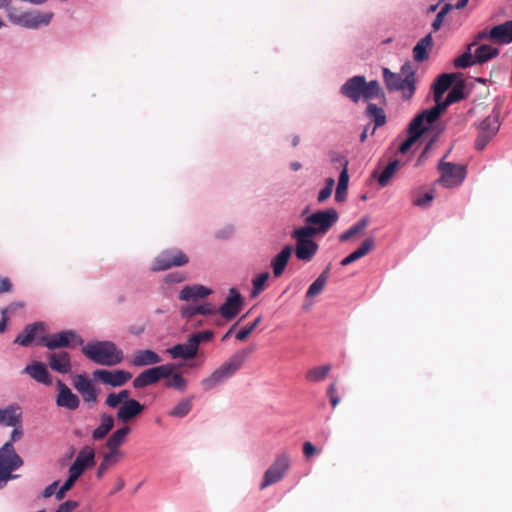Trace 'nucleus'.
<instances>
[{"instance_id": "nucleus-11", "label": "nucleus", "mask_w": 512, "mask_h": 512, "mask_svg": "<svg viewBox=\"0 0 512 512\" xmlns=\"http://www.w3.org/2000/svg\"><path fill=\"white\" fill-rule=\"evenodd\" d=\"M174 370L173 364H163L140 373L133 380V387L136 389L144 388L157 383L160 379L168 378Z\"/></svg>"}, {"instance_id": "nucleus-5", "label": "nucleus", "mask_w": 512, "mask_h": 512, "mask_svg": "<svg viewBox=\"0 0 512 512\" xmlns=\"http://www.w3.org/2000/svg\"><path fill=\"white\" fill-rule=\"evenodd\" d=\"M315 231L312 227H300L292 232L296 241L295 254L299 260L309 262L318 250V244L312 240Z\"/></svg>"}, {"instance_id": "nucleus-29", "label": "nucleus", "mask_w": 512, "mask_h": 512, "mask_svg": "<svg viewBox=\"0 0 512 512\" xmlns=\"http://www.w3.org/2000/svg\"><path fill=\"white\" fill-rule=\"evenodd\" d=\"M375 241L372 237L366 238L361 245L341 261L342 266H347L360 258L366 256L374 247Z\"/></svg>"}, {"instance_id": "nucleus-18", "label": "nucleus", "mask_w": 512, "mask_h": 512, "mask_svg": "<svg viewBox=\"0 0 512 512\" xmlns=\"http://www.w3.org/2000/svg\"><path fill=\"white\" fill-rule=\"evenodd\" d=\"M56 385L58 390L56 397L57 406L67 408L69 410H76L80 405L79 397L74 394L61 380H58Z\"/></svg>"}, {"instance_id": "nucleus-23", "label": "nucleus", "mask_w": 512, "mask_h": 512, "mask_svg": "<svg viewBox=\"0 0 512 512\" xmlns=\"http://www.w3.org/2000/svg\"><path fill=\"white\" fill-rule=\"evenodd\" d=\"M162 361L161 357L150 349L137 350L130 359V364L136 367L155 365Z\"/></svg>"}, {"instance_id": "nucleus-37", "label": "nucleus", "mask_w": 512, "mask_h": 512, "mask_svg": "<svg viewBox=\"0 0 512 512\" xmlns=\"http://www.w3.org/2000/svg\"><path fill=\"white\" fill-rule=\"evenodd\" d=\"M474 53L476 64L485 63L499 54V49L487 44L478 46Z\"/></svg>"}, {"instance_id": "nucleus-57", "label": "nucleus", "mask_w": 512, "mask_h": 512, "mask_svg": "<svg viewBox=\"0 0 512 512\" xmlns=\"http://www.w3.org/2000/svg\"><path fill=\"white\" fill-rule=\"evenodd\" d=\"M327 396L330 404L335 408L340 403V397L338 395L337 385L335 382L331 383L327 388Z\"/></svg>"}, {"instance_id": "nucleus-44", "label": "nucleus", "mask_w": 512, "mask_h": 512, "mask_svg": "<svg viewBox=\"0 0 512 512\" xmlns=\"http://www.w3.org/2000/svg\"><path fill=\"white\" fill-rule=\"evenodd\" d=\"M122 457L111 452H107L103 455V459L98 466L96 477L101 479L105 472L113 465L117 464Z\"/></svg>"}, {"instance_id": "nucleus-61", "label": "nucleus", "mask_w": 512, "mask_h": 512, "mask_svg": "<svg viewBox=\"0 0 512 512\" xmlns=\"http://www.w3.org/2000/svg\"><path fill=\"white\" fill-rule=\"evenodd\" d=\"M197 315L196 305H186L181 308V316L186 319H191Z\"/></svg>"}, {"instance_id": "nucleus-50", "label": "nucleus", "mask_w": 512, "mask_h": 512, "mask_svg": "<svg viewBox=\"0 0 512 512\" xmlns=\"http://www.w3.org/2000/svg\"><path fill=\"white\" fill-rule=\"evenodd\" d=\"M68 473H69V476H68L67 480L56 492V499L58 501L62 500L65 497L66 492L69 491L73 487V485L79 478L77 475H75L72 472H68Z\"/></svg>"}, {"instance_id": "nucleus-20", "label": "nucleus", "mask_w": 512, "mask_h": 512, "mask_svg": "<svg viewBox=\"0 0 512 512\" xmlns=\"http://www.w3.org/2000/svg\"><path fill=\"white\" fill-rule=\"evenodd\" d=\"M364 84V76H354L342 85L341 93L353 102H358L362 97Z\"/></svg>"}, {"instance_id": "nucleus-10", "label": "nucleus", "mask_w": 512, "mask_h": 512, "mask_svg": "<svg viewBox=\"0 0 512 512\" xmlns=\"http://www.w3.org/2000/svg\"><path fill=\"white\" fill-rule=\"evenodd\" d=\"M338 213L334 208L326 210H319L310 216L305 221L308 225L305 227H312L315 231V236L318 234H325L337 222Z\"/></svg>"}, {"instance_id": "nucleus-28", "label": "nucleus", "mask_w": 512, "mask_h": 512, "mask_svg": "<svg viewBox=\"0 0 512 512\" xmlns=\"http://www.w3.org/2000/svg\"><path fill=\"white\" fill-rule=\"evenodd\" d=\"M211 293V289L200 284L185 286L179 294V299L187 302L195 301L197 299L206 298Z\"/></svg>"}, {"instance_id": "nucleus-33", "label": "nucleus", "mask_w": 512, "mask_h": 512, "mask_svg": "<svg viewBox=\"0 0 512 512\" xmlns=\"http://www.w3.org/2000/svg\"><path fill=\"white\" fill-rule=\"evenodd\" d=\"M433 46V38L431 34L423 37L413 48V58L417 62H423L428 59V50Z\"/></svg>"}, {"instance_id": "nucleus-38", "label": "nucleus", "mask_w": 512, "mask_h": 512, "mask_svg": "<svg viewBox=\"0 0 512 512\" xmlns=\"http://www.w3.org/2000/svg\"><path fill=\"white\" fill-rule=\"evenodd\" d=\"M331 369V364L313 367L305 373V379L312 383L323 381L326 379Z\"/></svg>"}, {"instance_id": "nucleus-48", "label": "nucleus", "mask_w": 512, "mask_h": 512, "mask_svg": "<svg viewBox=\"0 0 512 512\" xmlns=\"http://www.w3.org/2000/svg\"><path fill=\"white\" fill-rule=\"evenodd\" d=\"M192 409L191 399H184L180 401L170 412L169 415L172 417L183 418Z\"/></svg>"}, {"instance_id": "nucleus-60", "label": "nucleus", "mask_w": 512, "mask_h": 512, "mask_svg": "<svg viewBox=\"0 0 512 512\" xmlns=\"http://www.w3.org/2000/svg\"><path fill=\"white\" fill-rule=\"evenodd\" d=\"M186 280V275L182 272H174L165 276V282L172 283H180Z\"/></svg>"}, {"instance_id": "nucleus-62", "label": "nucleus", "mask_w": 512, "mask_h": 512, "mask_svg": "<svg viewBox=\"0 0 512 512\" xmlns=\"http://www.w3.org/2000/svg\"><path fill=\"white\" fill-rule=\"evenodd\" d=\"M196 307H197V314L211 315V314H215V312H216L215 307L210 303L196 305Z\"/></svg>"}, {"instance_id": "nucleus-7", "label": "nucleus", "mask_w": 512, "mask_h": 512, "mask_svg": "<svg viewBox=\"0 0 512 512\" xmlns=\"http://www.w3.org/2000/svg\"><path fill=\"white\" fill-rule=\"evenodd\" d=\"M83 339L73 330H64L52 335H42L38 339L41 344L49 350L60 348H75L83 344Z\"/></svg>"}, {"instance_id": "nucleus-22", "label": "nucleus", "mask_w": 512, "mask_h": 512, "mask_svg": "<svg viewBox=\"0 0 512 512\" xmlns=\"http://www.w3.org/2000/svg\"><path fill=\"white\" fill-rule=\"evenodd\" d=\"M45 332V326L42 322H35L33 324L27 325L22 333H20L16 339L14 340L15 343L27 347L29 346L33 340H37L40 338L38 337L39 333Z\"/></svg>"}, {"instance_id": "nucleus-35", "label": "nucleus", "mask_w": 512, "mask_h": 512, "mask_svg": "<svg viewBox=\"0 0 512 512\" xmlns=\"http://www.w3.org/2000/svg\"><path fill=\"white\" fill-rule=\"evenodd\" d=\"M114 427V419L111 415L102 414L100 416V425L93 430L92 438L93 440H102L106 437V435L112 430Z\"/></svg>"}, {"instance_id": "nucleus-21", "label": "nucleus", "mask_w": 512, "mask_h": 512, "mask_svg": "<svg viewBox=\"0 0 512 512\" xmlns=\"http://www.w3.org/2000/svg\"><path fill=\"white\" fill-rule=\"evenodd\" d=\"M23 373L29 375L32 379L44 385H51L53 382V378L49 373L47 366L42 362L36 361L30 365H27L23 369Z\"/></svg>"}, {"instance_id": "nucleus-43", "label": "nucleus", "mask_w": 512, "mask_h": 512, "mask_svg": "<svg viewBox=\"0 0 512 512\" xmlns=\"http://www.w3.org/2000/svg\"><path fill=\"white\" fill-rule=\"evenodd\" d=\"M500 128L499 113L495 110L488 115L480 124L479 130L495 135Z\"/></svg>"}, {"instance_id": "nucleus-34", "label": "nucleus", "mask_w": 512, "mask_h": 512, "mask_svg": "<svg viewBox=\"0 0 512 512\" xmlns=\"http://www.w3.org/2000/svg\"><path fill=\"white\" fill-rule=\"evenodd\" d=\"M464 98V84L458 83L452 87L450 92L448 93L446 99L437 103L434 107H439V114L441 113L452 103L458 102Z\"/></svg>"}, {"instance_id": "nucleus-27", "label": "nucleus", "mask_w": 512, "mask_h": 512, "mask_svg": "<svg viewBox=\"0 0 512 512\" xmlns=\"http://www.w3.org/2000/svg\"><path fill=\"white\" fill-rule=\"evenodd\" d=\"M490 40L497 44H508L512 42V21L494 26L491 29Z\"/></svg>"}, {"instance_id": "nucleus-17", "label": "nucleus", "mask_w": 512, "mask_h": 512, "mask_svg": "<svg viewBox=\"0 0 512 512\" xmlns=\"http://www.w3.org/2000/svg\"><path fill=\"white\" fill-rule=\"evenodd\" d=\"M241 295L237 291L236 288H231L229 291V296L226 298L225 302L220 306L219 313L226 320H231L237 316L241 309Z\"/></svg>"}, {"instance_id": "nucleus-2", "label": "nucleus", "mask_w": 512, "mask_h": 512, "mask_svg": "<svg viewBox=\"0 0 512 512\" xmlns=\"http://www.w3.org/2000/svg\"><path fill=\"white\" fill-rule=\"evenodd\" d=\"M383 80L389 91H401L404 100L411 99L415 93V71L410 63L402 65L401 73H394L388 68H383Z\"/></svg>"}, {"instance_id": "nucleus-45", "label": "nucleus", "mask_w": 512, "mask_h": 512, "mask_svg": "<svg viewBox=\"0 0 512 512\" xmlns=\"http://www.w3.org/2000/svg\"><path fill=\"white\" fill-rule=\"evenodd\" d=\"M384 97V93L380 87V84L376 80H372L370 82H366L363 85V94L362 98L365 100L377 98V97Z\"/></svg>"}, {"instance_id": "nucleus-55", "label": "nucleus", "mask_w": 512, "mask_h": 512, "mask_svg": "<svg viewBox=\"0 0 512 512\" xmlns=\"http://www.w3.org/2000/svg\"><path fill=\"white\" fill-rule=\"evenodd\" d=\"M7 15L11 22L23 26V22L21 21L26 18L27 12H21L14 7H8Z\"/></svg>"}, {"instance_id": "nucleus-64", "label": "nucleus", "mask_w": 512, "mask_h": 512, "mask_svg": "<svg viewBox=\"0 0 512 512\" xmlns=\"http://www.w3.org/2000/svg\"><path fill=\"white\" fill-rule=\"evenodd\" d=\"M57 486H58V482L57 481H55L52 484L48 485L44 489V491L42 493L43 497L48 498V497L52 496L53 494L56 495V492H57L56 488H57Z\"/></svg>"}, {"instance_id": "nucleus-54", "label": "nucleus", "mask_w": 512, "mask_h": 512, "mask_svg": "<svg viewBox=\"0 0 512 512\" xmlns=\"http://www.w3.org/2000/svg\"><path fill=\"white\" fill-rule=\"evenodd\" d=\"M262 318L261 316L257 317L249 326L241 329L237 334H236V339L238 341H244L247 339V337L254 331V329L259 325V323L261 322Z\"/></svg>"}, {"instance_id": "nucleus-40", "label": "nucleus", "mask_w": 512, "mask_h": 512, "mask_svg": "<svg viewBox=\"0 0 512 512\" xmlns=\"http://www.w3.org/2000/svg\"><path fill=\"white\" fill-rule=\"evenodd\" d=\"M368 224H369V218L367 216L361 218L358 222H356L348 230L341 233L339 236V240L341 242L348 241L352 237L362 233L367 228Z\"/></svg>"}, {"instance_id": "nucleus-24", "label": "nucleus", "mask_w": 512, "mask_h": 512, "mask_svg": "<svg viewBox=\"0 0 512 512\" xmlns=\"http://www.w3.org/2000/svg\"><path fill=\"white\" fill-rule=\"evenodd\" d=\"M198 352V348L193 342H190V337L186 343L177 344L167 349V353L173 359L190 360L193 359Z\"/></svg>"}, {"instance_id": "nucleus-1", "label": "nucleus", "mask_w": 512, "mask_h": 512, "mask_svg": "<svg viewBox=\"0 0 512 512\" xmlns=\"http://www.w3.org/2000/svg\"><path fill=\"white\" fill-rule=\"evenodd\" d=\"M252 351L253 348H244L236 351L208 377L201 380L203 390L210 391L231 378L243 366Z\"/></svg>"}, {"instance_id": "nucleus-52", "label": "nucleus", "mask_w": 512, "mask_h": 512, "mask_svg": "<svg viewBox=\"0 0 512 512\" xmlns=\"http://www.w3.org/2000/svg\"><path fill=\"white\" fill-rule=\"evenodd\" d=\"M419 138L418 133L408 132V137L399 145L398 152L406 154Z\"/></svg>"}, {"instance_id": "nucleus-56", "label": "nucleus", "mask_w": 512, "mask_h": 512, "mask_svg": "<svg viewBox=\"0 0 512 512\" xmlns=\"http://www.w3.org/2000/svg\"><path fill=\"white\" fill-rule=\"evenodd\" d=\"M494 135L486 131L479 130L478 136L475 140V148L477 150H483Z\"/></svg>"}, {"instance_id": "nucleus-36", "label": "nucleus", "mask_w": 512, "mask_h": 512, "mask_svg": "<svg viewBox=\"0 0 512 512\" xmlns=\"http://www.w3.org/2000/svg\"><path fill=\"white\" fill-rule=\"evenodd\" d=\"M330 268L331 265L329 264L318 278L309 286L306 292V298H313L322 293L329 278Z\"/></svg>"}, {"instance_id": "nucleus-58", "label": "nucleus", "mask_w": 512, "mask_h": 512, "mask_svg": "<svg viewBox=\"0 0 512 512\" xmlns=\"http://www.w3.org/2000/svg\"><path fill=\"white\" fill-rule=\"evenodd\" d=\"M433 199H434V194L432 191H430V192H426L422 196L415 198L413 200V204L415 206H419V207H428V206H430Z\"/></svg>"}, {"instance_id": "nucleus-51", "label": "nucleus", "mask_w": 512, "mask_h": 512, "mask_svg": "<svg viewBox=\"0 0 512 512\" xmlns=\"http://www.w3.org/2000/svg\"><path fill=\"white\" fill-rule=\"evenodd\" d=\"M334 184L335 181L333 178H327L325 180V186L319 191L317 196V201L319 203H323L331 196Z\"/></svg>"}, {"instance_id": "nucleus-6", "label": "nucleus", "mask_w": 512, "mask_h": 512, "mask_svg": "<svg viewBox=\"0 0 512 512\" xmlns=\"http://www.w3.org/2000/svg\"><path fill=\"white\" fill-rule=\"evenodd\" d=\"M23 465V460L16 453L11 442H6L0 448V488H2L9 479L14 478L12 472Z\"/></svg>"}, {"instance_id": "nucleus-3", "label": "nucleus", "mask_w": 512, "mask_h": 512, "mask_svg": "<svg viewBox=\"0 0 512 512\" xmlns=\"http://www.w3.org/2000/svg\"><path fill=\"white\" fill-rule=\"evenodd\" d=\"M105 404L110 408H118L116 417L122 423H128L144 411V405L130 398L129 390H121L107 395Z\"/></svg>"}, {"instance_id": "nucleus-26", "label": "nucleus", "mask_w": 512, "mask_h": 512, "mask_svg": "<svg viewBox=\"0 0 512 512\" xmlns=\"http://www.w3.org/2000/svg\"><path fill=\"white\" fill-rule=\"evenodd\" d=\"M22 410L18 405H9L0 409V425L5 427L16 426L21 423Z\"/></svg>"}, {"instance_id": "nucleus-8", "label": "nucleus", "mask_w": 512, "mask_h": 512, "mask_svg": "<svg viewBox=\"0 0 512 512\" xmlns=\"http://www.w3.org/2000/svg\"><path fill=\"white\" fill-rule=\"evenodd\" d=\"M189 262V257L180 249L172 247L160 252L153 261L151 270L164 271L172 267L184 266Z\"/></svg>"}, {"instance_id": "nucleus-9", "label": "nucleus", "mask_w": 512, "mask_h": 512, "mask_svg": "<svg viewBox=\"0 0 512 512\" xmlns=\"http://www.w3.org/2000/svg\"><path fill=\"white\" fill-rule=\"evenodd\" d=\"M438 169L441 172V176L436 182L446 188L459 186L466 177V166L464 165L441 160L438 164Z\"/></svg>"}, {"instance_id": "nucleus-39", "label": "nucleus", "mask_w": 512, "mask_h": 512, "mask_svg": "<svg viewBox=\"0 0 512 512\" xmlns=\"http://www.w3.org/2000/svg\"><path fill=\"white\" fill-rule=\"evenodd\" d=\"M347 165H348V163L345 162L344 168L341 171L339 179H338V184H337V188H336V192H335V200L337 202H343L347 195L348 181H349Z\"/></svg>"}, {"instance_id": "nucleus-25", "label": "nucleus", "mask_w": 512, "mask_h": 512, "mask_svg": "<svg viewBox=\"0 0 512 512\" xmlns=\"http://www.w3.org/2000/svg\"><path fill=\"white\" fill-rule=\"evenodd\" d=\"M130 431V427L124 425L123 427L113 432L107 439L105 444L108 451L122 457L123 455L122 452L120 451V447L125 442L126 437L130 433Z\"/></svg>"}, {"instance_id": "nucleus-46", "label": "nucleus", "mask_w": 512, "mask_h": 512, "mask_svg": "<svg viewBox=\"0 0 512 512\" xmlns=\"http://www.w3.org/2000/svg\"><path fill=\"white\" fill-rule=\"evenodd\" d=\"M399 166V161L394 160L390 162L384 170L381 172V174L378 177V183L381 187H385L388 185L390 179L395 174L397 168Z\"/></svg>"}, {"instance_id": "nucleus-15", "label": "nucleus", "mask_w": 512, "mask_h": 512, "mask_svg": "<svg viewBox=\"0 0 512 512\" xmlns=\"http://www.w3.org/2000/svg\"><path fill=\"white\" fill-rule=\"evenodd\" d=\"M95 465V449L91 446H84L78 452L76 459L69 467L68 472H72L80 477L85 470Z\"/></svg>"}, {"instance_id": "nucleus-13", "label": "nucleus", "mask_w": 512, "mask_h": 512, "mask_svg": "<svg viewBox=\"0 0 512 512\" xmlns=\"http://www.w3.org/2000/svg\"><path fill=\"white\" fill-rule=\"evenodd\" d=\"M439 117V107H432L424 110L412 119L407 132L418 133V136H421L428 130L429 125L434 123Z\"/></svg>"}, {"instance_id": "nucleus-53", "label": "nucleus", "mask_w": 512, "mask_h": 512, "mask_svg": "<svg viewBox=\"0 0 512 512\" xmlns=\"http://www.w3.org/2000/svg\"><path fill=\"white\" fill-rule=\"evenodd\" d=\"M213 332L210 330L201 331L190 335V342H193L197 348L201 342L210 341L213 338Z\"/></svg>"}, {"instance_id": "nucleus-16", "label": "nucleus", "mask_w": 512, "mask_h": 512, "mask_svg": "<svg viewBox=\"0 0 512 512\" xmlns=\"http://www.w3.org/2000/svg\"><path fill=\"white\" fill-rule=\"evenodd\" d=\"M73 386L88 404H95L98 400V391L86 374L73 377Z\"/></svg>"}, {"instance_id": "nucleus-47", "label": "nucleus", "mask_w": 512, "mask_h": 512, "mask_svg": "<svg viewBox=\"0 0 512 512\" xmlns=\"http://www.w3.org/2000/svg\"><path fill=\"white\" fill-rule=\"evenodd\" d=\"M169 379L165 382V386L168 388H174L181 392L185 391L187 387V380L180 374L172 372V375L168 377Z\"/></svg>"}, {"instance_id": "nucleus-41", "label": "nucleus", "mask_w": 512, "mask_h": 512, "mask_svg": "<svg viewBox=\"0 0 512 512\" xmlns=\"http://www.w3.org/2000/svg\"><path fill=\"white\" fill-rule=\"evenodd\" d=\"M475 45L476 42L469 44L467 47V51L454 59L453 64L456 68L465 69L476 64L474 53L472 52V48Z\"/></svg>"}, {"instance_id": "nucleus-49", "label": "nucleus", "mask_w": 512, "mask_h": 512, "mask_svg": "<svg viewBox=\"0 0 512 512\" xmlns=\"http://www.w3.org/2000/svg\"><path fill=\"white\" fill-rule=\"evenodd\" d=\"M269 279V273L263 272L253 279L252 296H257L266 287V282Z\"/></svg>"}, {"instance_id": "nucleus-42", "label": "nucleus", "mask_w": 512, "mask_h": 512, "mask_svg": "<svg viewBox=\"0 0 512 512\" xmlns=\"http://www.w3.org/2000/svg\"><path fill=\"white\" fill-rule=\"evenodd\" d=\"M367 114L374 119L375 125L371 130V134H374L377 127H380L386 123V116L382 108L376 104L369 103L366 108Z\"/></svg>"}, {"instance_id": "nucleus-59", "label": "nucleus", "mask_w": 512, "mask_h": 512, "mask_svg": "<svg viewBox=\"0 0 512 512\" xmlns=\"http://www.w3.org/2000/svg\"><path fill=\"white\" fill-rule=\"evenodd\" d=\"M79 502L75 500H68L62 503L56 512H73L76 508H78Z\"/></svg>"}, {"instance_id": "nucleus-32", "label": "nucleus", "mask_w": 512, "mask_h": 512, "mask_svg": "<svg viewBox=\"0 0 512 512\" xmlns=\"http://www.w3.org/2000/svg\"><path fill=\"white\" fill-rule=\"evenodd\" d=\"M52 18V12H34L27 13L26 18L21 22H23L24 27L36 29L41 25H48Z\"/></svg>"}, {"instance_id": "nucleus-30", "label": "nucleus", "mask_w": 512, "mask_h": 512, "mask_svg": "<svg viewBox=\"0 0 512 512\" xmlns=\"http://www.w3.org/2000/svg\"><path fill=\"white\" fill-rule=\"evenodd\" d=\"M292 248L290 246H285L272 260L271 267L273 270V274L275 277H280L291 257Z\"/></svg>"}, {"instance_id": "nucleus-4", "label": "nucleus", "mask_w": 512, "mask_h": 512, "mask_svg": "<svg viewBox=\"0 0 512 512\" xmlns=\"http://www.w3.org/2000/svg\"><path fill=\"white\" fill-rule=\"evenodd\" d=\"M82 353L91 361L105 366H114L122 362V350L110 341L88 343L83 347Z\"/></svg>"}, {"instance_id": "nucleus-31", "label": "nucleus", "mask_w": 512, "mask_h": 512, "mask_svg": "<svg viewBox=\"0 0 512 512\" xmlns=\"http://www.w3.org/2000/svg\"><path fill=\"white\" fill-rule=\"evenodd\" d=\"M454 74H441L434 82L432 89L434 94V100L437 103H441L443 94L449 89L454 81Z\"/></svg>"}, {"instance_id": "nucleus-14", "label": "nucleus", "mask_w": 512, "mask_h": 512, "mask_svg": "<svg viewBox=\"0 0 512 512\" xmlns=\"http://www.w3.org/2000/svg\"><path fill=\"white\" fill-rule=\"evenodd\" d=\"M95 379L100 380L103 384L112 387H120L127 383L131 378L132 374L125 370H105L97 369L93 372Z\"/></svg>"}, {"instance_id": "nucleus-19", "label": "nucleus", "mask_w": 512, "mask_h": 512, "mask_svg": "<svg viewBox=\"0 0 512 512\" xmlns=\"http://www.w3.org/2000/svg\"><path fill=\"white\" fill-rule=\"evenodd\" d=\"M46 359L48 366L55 372L67 374L72 369L70 354L66 351L49 352Z\"/></svg>"}, {"instance_id": "nucleus-63", "label": "nucleus", "mask_w": 512, "mask_h": 512, "mask_svg": "<svg viewBox=\"0 0 512 512\" xmlns=\"http://www.w3.org/2000/svg\"><path fill=\"white\" fill-rule=\"evenodd\" d=\"M13 427V430L11 432V435H10V441L11 444L13 445L14 442L20 440L23 436V429H22V425L21 423L16 425V426H12Z\"/></svg>"}, {"instance_id": "nucleus-12", "label": "nucleus", "mask_w": 512, "mask_h": 512, "mask_svg": "<svg viewBox=\"0 0 512 512\" xmlns=\"http://www.w3.org/2000/svg\"><path fill=\"white\" fill-rule=\"evenodd\" d=\"M290 468V457L283 453L276 457L271 466L266 470L260 489L263 490L268 486L279 482Z\"/></svg>"}]
</instances>
